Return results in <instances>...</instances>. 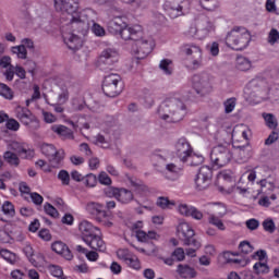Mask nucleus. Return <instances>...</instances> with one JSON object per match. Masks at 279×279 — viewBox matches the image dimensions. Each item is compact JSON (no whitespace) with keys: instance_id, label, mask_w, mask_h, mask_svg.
I'll return each mask as SVG.
<instances>
[{"instance_id":"6ab92c4d","label":"nucleus","mask_w":279,"mask_h":279,"mask_svg":"<svg viewBox=\"0 0 279 279\" xmlns=\"http://www.w3.org/2000/svg\"><path fill=\"white\" fill-rule=\"evenodd\" d=\"M100 64H107V66H112L116 62H119V51L114 48H106L99 56Z\"/></svg>"},{"instance_id":"6e6552de","label":"nucleus","mask_w":279,"mask_h":279,"mask_svg":"<svg viewBox=\"0 0 279 279\" xmlns=\"http://www.w3.org/2000/svg\"><path fill=\"white\" fill-rule=\"evenodd\" d=\"M192 85L194 90L197 95H201V97L208 95V92L213 88V85H210V75L208 73L195 74L192 77Z\"/></svg>"},{"instance_id":"052dcab7","label":"nucleus","mask_w":279,"mask_h":279,"mask_svg":"<svg viewBox=\"0 0 279 279\" xmlns=\"http://www.w3.org/2000/svg\"><path fill=\"white\" fill-rule=\"evenodd\" d=\"M59 104H66L69 101V89L62 87L58 96Z\"/></svg>"},{"instance_id":"ea45409f","label":"nucleus","mask_w":279,"mask_h":279,"mask_svg":"<svg viewBox=\"0 0 279 279\" xmlns=\"http://www.w3.org/2000/svg\"><path fill=\"white\" fill-rule=\"evenodd\" d=\"M263 119L266 122V125L270 128V130H276L278 128V122L276 121V117L272 113H263Z\"/></svg>"},{"instance_id":"dca6fc26","label":"nucleus","mask_w":279,"mask_h":279,"mask_svg":"<svg viewBox=\"0 0 279 279\" xmlns=\"http://www.w3.org/2000/svg\"><path fill=\"white\" fill-rule=\"evenodd\" d=\"M54 8L57 12H66L73 16L77 14L78 4L77 0H54Z\"/></svg>"},{"instance_id":"79ce46f5","label":"nucleus","mask_w":279,"mask_h":279,"mask_svg":"<svg viewBox=\"0 0 279 279\" xmlns=\"http://www.w3.org/2000/svg\"><path fill=\"white\" fill-rule=\"evenodd\" d=\"M208 222L211 226H215L216 228H218V230H226V225H223V221H221V219H219V217H217L213 214L209 215Z\"/></svg>"},{"instance_id":"774afa93","label":"nucleus","mask_w":279,"mask_h":279,"mask_svg":"<svg viewBox=\"0 0 279 279\" xmlns=\"http://www.w3.org/2000/svg\"><path fill=\"white\" fill-rule=\"evenodd\" d=\"M25 68L27 70L28 73H31L32 75H34L35 71H36V63L33 60H27L25 62Z\"/></svg>"},{"instance_id":"a18cd8bd","label":"nucleus","mask_w":279,"mask_h":279,"mask_svg":"<svg viewBox=\"0 0 279 279\" xmlns=\"http://www.w3.org/2000/svg\"><path fill=\"white\" fill-rule=\"evenodd\" d=\"M58 180H60L63 186H69V184H71V174H69V171L66 170H61L58 173Z\"/></svg>"},{"instance_id":"20e7f679","label":"nucleus","mask_w":279,"mask_h":279,"mask_svg":"<svg viewBox=\"0 0 279 279\" xmlns=\"http://www.w3.org/2000/svg\"><path fill=\"white\" fill-rule=\"evenodd\" d=\"M122 92L123 85L121 84V75L111 73L105 76L102 82V93L107 97H119Z\"/></svg>"},{"instance_id":"f03ea898","label":"nucleus","mask_w":279,"mask_h":279,"mask_svg":"<svg viewBox=\"0 0 279 279\" xmlns=\"http://www.w3.org/2000/svg\"><path fill=\"white\" fill-rule=\"evenodd\" d=\"M252 35L243 26H234L226 37V45L234 51H243L250 45Z\"/></svg>"},{"instance_id":"412c9836","label":"nucleus","mask_w":279,"mask_h":279,"mask_svg":"<svg viewBox=\"0 0 279 279\" xmlns=\"http://www.w3.org/2000/svg\"><path fill=\"white\" fill-rule=\"evenodd\" d=\"M265 86V82L260 78H254L252 80L245 90L246 95H250L251 97H259L260 93H263V88Z\"/></svg>"},{"instance_id":"4468645a","label":"nucleus","mask_w":279,"mask_h":279,"mask_svg":"<svg viewBox=\"0 0 279 279\" xmlns=\"http://www.w3.org/2000/svg\"><path fill=\"white\" fill-rule=\"evenodd\" d=\"M184 2L182 0H167L163 4V10L170 19H178L184 14Z\"/></svg>"},{"instance_id":"a19ab883","label":"nucleus","mask_w":279,"mask_h":279,"mask_svg":"<svg viewBox=\"0 0 279 279\" xmlns=\"http://www.w3.org/2000/svg\"><path fill=\"white\" fill-rule=\"evenodd\" d=\"M157 206H159V208H162L165 210L167 208H171V206H175V202L169 201L168 197L159 196L157 198Z\"/></svg>"},{"instance_id":"bf43d9fd","label":"nucleus","mask_w":279,"mask_h":279,"mask_svg":"<svg viewBox=\"0 0 279 279\" xmlns=\"http://www.w3.org/2000/svg\"><path fill=\"white\" fill-rule=\"evenodd\" d=\"M185 35L189 37V38H199V28H197V26L195 25H191L187 29V32L185 33Z\"/></svg>"},{"instance_id":"4be33fe9","label":"nucleus","mask_w":279,"mask_h":279,"mask_svg":"<svg viewBox=\"0 0 279 279\" xmlns=\"http://www.w3.org/2000/svg\"><path fill=\"white\" fill-rule=\"evenodd\" d=\"M51 250L52 252H56V254L63 256L65 260H73V253H71L69 246H66V244H64L62 241L52 243Z\"/></svg>"},{"instance_id":"de8ad7c7","label":"nucleus","mask_w":279,"mask_h":279,"mask_svg":"<svg viewBox=\"0 0 279 279\" xmlns=\"http://www.w3.org/2000/svg\"><path fill=\"white\" fill-rule=\"evenodd\" d=\"M44 210L46 215H49V217H52L53 219H57V217L60 216V214L58 213V209H56V207H53V205L49 203H46L44 205Z\"/></svg>"},{"instance_id":"f257e3e1","label":"nucleus","mask_w":279,"mask_h":279,"mask_svg":"<svg viewBox=\"0 0 279 279\" xmlns=\"http://www.w3.org/2000/svg\"><path fill=\"white\" fill-rule=\"evenodd\" d=\"M159 114L168 123H180L186 116V105L180 98H169L159 108Z\"/></svg>"},{"instance_id":"f8f14e48","label":"nucleus","mask_w":279,"mask_h":279,"mask_svg":"<svg viewBox=\"0 0 279 279\" xmlns=\"http://www.w3.org/2000/svg\"><path fill=\"white\" fill-rule=\"evenodd\" d=\"M210 180H213V169L208 166L201 167L195 178L196 189L198 191H205V189L210 186Z\"/></svg>"},{"instance_id":"5701e85b","label":"nucleus","mask_w":279,"mask_h":279,"mask_svg":"<svg viewBox=\"0 0 279 279\" xmlns=\"http://www.w3.org/2000/svg\"><path fill=\"white\" fill-rule=\"evenodd\" d=\"M179 213L181 215H184L185 217H193V219H196L197 221H201V219H204V214L199 211V209L193 206L180 205Z\"/></svg>"},{"instance_id":"c85d7f7f","label":"nucleus","mask_w":279,"mask_h":279,"mask_svg":"<svg viewBox=\"0 0 279 279\" xmlns=\"http://www.w3.org/2000/svg\"><path fill=\"white\" fill-rule=\"evenodd\" d=\"M0 123H5L7 130H11V132H19L21 129L19 121L15 119H10V117L4 112H0Z\"/></svg>"},{"instance_id":"3c124183","label":"nucleus","mask_w":279,"mask_h":279,"mask_svg":"<svg viewBox=\"0 0 279 279\" xmlns=\"http://www.w3.org/2000/svg\"><path fill=\"white\" fill-rule=\"evenodd\" d=\"M253 269L256 274H269V266H267V263L257 262L253 266Z\"/></svg>"},{"instance_id":"49530a36","label":"nucleus","mask_w":279,"mask_h":279,"mask_svg":"<svg viewBox=\"0 0 279 279\" xmlns=\"http://www.w3.org/2000/svg\"><path fill=\"white\" fill-rule=\"evenodd\" d=\"M2 211L4 213V215H9V217H14V215H16V210L14 209V205L9 201H5L3 203Z\"/></svg>"},{"instance_id":"37998d69","label":"nucleus","mask_w":279,"mask_h":279,"mask_svg":"<svg viewBox=\"0 0 279 279\" xmlns=\"http://www.w3.org/2000/svg\"><path fill=\"white\" fill-rule=\"evenodd\" d=\"M83 182L88 189H94V186H97V175L93 173L86 174Z\"/></svg>"},{"instance_id":"58836bf2","label":"nucleus","mask_w":279,"mask_h":279,"mask_svg":"<svg viewBox=\"0 0 279 279\" xmlns=\"http://www.w3.org/2000/svg\"><path fill=\"white\" fill-rule=\"evenodd\" d=\"M11 51L21 60H25L27 58V48L25 45L14 46L11 48Z\"/></svg>"},{"instance_id":"f704fd0d","label":"nucleus","mask_w":279,"mask_h":279,"mask_svg":"<svg viewBox=\"0 0 279 279\" xmlns=\"http://www.w3.org/2000/svg\"><path fill=\"white\" fill-rule=\"evenodd\" d=\"M3 158L12 167H19V165H21V159H19V155L12 151H5Z\"/></svg>"},{"instance_id":"72a5a7b5","label":"nucleus","mask_w":279,"mask_h":279,"mask_svg":"<svg viewBox=\"0 0 279 279\" xmlns=\"http://www.w3.org/2000/svg\"><path fill=\"white\" fill-rule=\"evenodd\" d=\"M236 69L238 71H250L252 69V61L245 57H238Z\"/></svg>"},{"instance_id":"c756f323","label":"nucleus","mask_w":279,"mask_h":279,"mask_svg":"<svg viewBox=\"0 0 279 279\" xmlns=\"http://www.w3.org/2000/svg\"><path fill=\"white\" fill-rule=\"evenodd\" d=\"M11 149L13 151H16L19 156H22V158H27L28 156H34V150L28 149L25 147V144H21L19 142L11 143Z\"/></svg>"},{"instance_id":"2f4dec72","label":"nucleus","mask_w":279,"mask_h":279,"mask_svg":"<svg viewBox=\"0 0 279 279\" xmlns=\"http://www.w3.org/2000/svg\"><path fill=\"white\" fill-rule=\"evenodd\" d=\"M183 162H186L190 167H199V165L204 163V156L194 154L192 151L186 160Z\"/></svg>"},{"instance_id":"aec40b11","label":"nucleus","mask_w":279,"mask_h":279,"mask_svg":"<svg viewBox=\"0 0 279 279\" xmlns=\"http://www.w3.org/2000/svg\"><path fill=\"white\" fill-rule=\"evenodd\" d=\"M83 241L84 243H86V245H88V247L95 250L96 252H106V243L104 242L101 236L97 235V233L85 238V240Z\"/></svg>"},{"instance_id":"7ed1b4c3","label":"nucleus","mask_w":279,"mask_h":279,"mask_svg":"<svg viewBox=\"0 0 279 279\" xmlns=\"http://www.w3.org/2000/svg\"><path fill=\"white\" fill-rule=\"evenodd\" d=\"M232 150L230 147L219 144L215 146L211 149L210 153V160L213 167H216V169H221V167H226L227 165H230V161L232 160Z\"/></svg>"},{"instance_id":"393cba45","label":"nucleus","mask_w":279,"mask_h":279,"mask_svg":"<svg viewBox=\"0 0 279 279\" xmlns=\"http://www.w3.org/2000/svg\"><path fill=\"white\" fill-rule=\"evenodd\" d=\"M52 132L61 136L64 141H73L75 136L73 135V131L65 125L56 124L51 126Z\"/></svg>"},{"instance_id":"473e14b6","label":"nucleus","mask_w":279,"mask_h":279,"mask_svg":"<svg viewBox=\"0 0 279 279\" xmlns=\"http://www.w3.org/2000/svg\"><path fill=\"white\" fill-rule=\"evenodd\" d=\"M234 147L238 148L239 160H241V162H247V160H250V144Z\"/></svg>"},{"instance_id":"c03bdc74","label":"nucleus","mask_w":279,"mask_h":279,"mask_svg":"<svg viewBox=\"0 0 279 279\" xmlns=\"http://www.w3.org/2000/svg\"><path fill=\"white\" fill-rule=\"evenodd\" d=\"M265 232H269L270 234H274L276 232V223L274 222V219L267 218L262 223Z\"/></svg>"},{"instance_id":"e433bc0d","label":"nucleus","mask_w":279,"mask_h":279,"mask_svg":"<svg viewBox=\"0 0 279 279\" xmlns=\"http://www.w3.org/2000/svg\"><path fill=\"white\" fill-rule=\"evenodd\" d=\"M173 61L170 59H163L159 63V69L166 74L171 75L173 73Z\"/></svg>"},{"instance_id":"4c0bfd02","label":"nucleus","mask_w":279,"mask_h":279,"mask_svg":"<svg viewBox=\"0 0 279 279\" xmlns=\"http://www.w3.org/2000/svg\"><path fill=\"white\" fill-rule=\"evenodd\" d=\"M199 3L207 12H214L216 8H219V0H199Z\"/></svg>"},{"instance_id":"7c9ffc66","label":"nucleus","mask_w":279,"mask_h":279,"mask_svg":"<svg viewBox=\"0 0 279 279\" xmlns=\"http://www.w3.org/2000/svg\"><path fill=\"white\" fill-rule=\"evenodd\" d=\"M136 239L137 241H141V243H148V241L156 239V231L145 232L143 230H137Z\"/></svg>"},{"instance_id":"f3484780","label":"nucleus","mask_w":279,"mask_h":279,"mask_svg":"<svg viewBox=\"0 0 279 279\" xmlns=\"http://www.w3.org/2000/svg\"><path fill=\"white\" fill-rule=\"evenodd\" d=\"M215 23L209 17L204 16L198 23V39L202 40L210 34H215Z\"/></svg>"},{"instance_id":"8fccbe9b","label":"nucleus","mask_w":279,"mask_h":279,"mask_svg":"<svg viewBox=\"0 0 279 279\" xmlns=\"http://www.w3.org/2000/svg\"><path fill=\"white\" fill-rule=\"evenodd\" d=\"M226 114H230L236 108V98H229L223 102Z\"/></svg>"},{"instance_id":"4d7b16f0","label":"nucleus","mask_w":279,"mask_h":279,"mask_svg":"<svg viewBox=\"0 0 279 279\" xmlns=\"http://www.w3.org/2000/svg\"><path fill=\"white\" fill-rule=\"evenodd\" d=\"M98 182L104 184L105 186H110L112 184V179L106 172H100L98 175Z\"/></svg>"},{"instance_id":"e2e57ef3","label":"nucleus","mask_w":279,"mask_h":279,"mask_svg":"<svg viewBox=\"0 0 279 279\" xmlns=\"http://www.w3.org/2000/svg\"><path fill=\"white\" fill-rule=\"evenodd\" d=\"M92 32L95 34V36H106V29L96 23L93 25Z\"/></svg>"},{"instance_id":"423d86ee","label":"nucleus","mask_w":279,"mask_h":279,"mask_svg":"<svg viewBox=\"0 0 279 279\" xmlns=\"http://www.w3.org/2000/svg\"><path fill=\"white\" fill-rule=\"evenodd\" d=\"M178 236L183 241L184 245L192 247H202V243L195 239V230L189 222H180L177 227Z\"/></svg>"},{"instance_id":"6e6d98bb","label":"nucleus","mask_w":279,"mask_h":279,"mask_svg":"<svg viewBox=\"0 0 279 279\" xmlns=\"http://www.w3.org/2000/svg\"><path fill=\"white\" fill-rule=\"evenodd\" d=\"M119 189L120 187L109 186L104 190V193L107 197H114V199H117L119 195Z\"/></svg>"},{"instance_id":"2eb2a0df","label":"nucleus","mask_w":279,"mask_h":279,"mask_svg":"<svg viewBox=\"0 0 279 279\" xmlns=\"http://www.w3.org/2000/svg\"><path fill=\"white\" fill-rule=\"evenodd\" d=\"M119 36H121L122 40H134L135 43L138 38H143V27L140 25L128 26V24H125Z\"/></svg>"},{"instance_id":"09e8293b","label":"nucleus","mask_w":279,"mask_h":279,"mask_svg":"<svg viewBox=\"0 0 279 279\" xmlns=\"http://www.w3.org/2000/svg\"><path fill=\"white\" fill-rule=\"evenodd\" d=\"M0 95L5 99H13L14 97L12 89L3 83H0Z\"/></svg>"},{"instance_id":"680f3d73","label":"nucleus","mask_w":279,"mask_h":279,"mask_svg":"<svg viewBox=\"0 0 279 279\" xmlns=\"http://www.w3.org/2000/svg\"><path fill=\"white\" fill-rule=\"evenodd\" d=\"M245 223L246 228L252 231L258 230V227L260 226V222L255 218L248 219Z\"/></svg>"},{"instance_id":"0eeeda50","label":"nucleus","mask_w":279,"mask_h":279,"mask_svg":"<svg viewBox=\"0 0 279 279\" xmlns=\"http://www.w3.org/2000/svg\"><path fill=\"white\" fill-rule=\"evenodd\" d=\"M181 51L185 53V56H192L190 69L197 71V69L203 66L202 48H199V46L195 44H184L181 47Z\"/></svg>"},{"instance_id":"bb28decb","label":"nucleus","mask_w":279,"mask_h":279,"mask_svg":"<svg viewBox=\"0 0 279 279\" xmlns=\"http://www.w3.org/2000/svg\"><path fill=\"white\" fill-rule=\"evenodd\" d=\"M78 230L82 234V239L83 241L85 239H88V236H92V234H95V230H99V228L94 227L93 223H90L87 220H83L80 225H78Z\"/></svg>"},{"instance_id":"603ef678","label":"nucleus","mask_w":279,"mask_h":279,"mask_svg":"<svg viewBox=\"0 0 279 279\" xmlns=\"http://www.w3.org/2000/svg\"><path fill=\"white\" fill-rule=\"evenodd\" d=\"M239 250L242 252V254H252V252H254V246L247 241H242L239 244Z\"/></svg>"},{"instance_id":"5fc2aeb1","label":"nucleus","mask_w":279,"mask_h":279,"mask_svg":"<svg viewBox=\"0 0 279 279\" xmlns=\"http://www.w3.org/2000/svg\"><path fill=\"white\" fill-rule=\"evenodd\" d=\"M171 255H172V258H174V260L180 263V262L184 260V258H185L184 248L178 247L174 250V252Z\"/></svg>"},{"instance_id":"39448f33","label":"nucleus","mask_w":279,"mask_h":279,"mask_svg":"<svg viewBox=\"0 0 279 279\" xmlns=\"http://www.w3.org/2000/svg\"><path fill=\"white\" fill-rule=\"evenodd\" d=\"M40 151L45 156L50 166L54 169L60 167L62 160H64V150L56 148L53 144L44 143L40 145Z\"/></svg>"},{"instance_id":"a878e982","label":"nucleus","mask_w":279,"mask_h":279,"mask_svg":"<svg viewBox=\"0 0 279 279\" xmlns=\"http://www.w3.org/2000/svg\"><path fill=\"white\" fill-rule=\"evenodd\" d=\"M177 274H179L181 278L185 279H193L197 277V271H195V268L189 266V264H179L177 267Z\"/></svg>"},{"instance_id":"a211bd4d","label":"nucleus","mask_w":279,"mask_h":279,"mask_svg":"<svg viewBox=\"0 0 279 279\" xmlns=\"http://www.w3.org/2000/svg\"><path fill=\"white\" fill-rule=\"evenodd\" d=\"M70 25L73 32H77L78 34H82V36H86L88 33V21L82 20V16L77 13L71 15Z\"/></svg>"},{"instance_id":"0e129e2a","label":"nucleus","mask_w":279,"mask_h":279,"mask_svg":"<svg viewBox=\"0 0 279 279\" xmlns=\"http://www.w3.org/2000/svg\"><path fill=\"white\" fill-rule=\"evenodd\" d=\"M126 265H130L132 267V269H141V262L138 260V258H134V257H130L128 260H126Z\"/></svg>"},{"instance_id":"69168bd1","label":"nucleus","mask_w":279,"mask_h":279,"mask_svg":"<svg viewBox=\"0 0 279 279\" xmlns=\"http://www.w3.org/2000/svg\"><path fill=\"white\" fill-rule=\"evenodd\" d=\"M31 199L33 203H35L36 206H40L45 201V198H43V196L36 192L31 193Z\"/></svg>"},{"instance_id":"b1692460","label":"nucleus","mask_w":279,"mask_h":279,"mask_svg":"<svg viewBox=\"0 0 279 279\" xmlns=\"http://www.w3.org/2000/svg\"><path fill=\"white\" fill-rule=\"evenodd\" d=\"M123 27H125V22H123V19L121 17H113L107 24L109 34H112L113 36H119Z\"/></svg>"},{"instance_id":"864d4df0","label":"nucleus","mask_w":279,"mask_h":279,"mask_svg":"<svg viewBox=\"0 0 279 279\" xmlns=\"http://www.w3.org/2000/svg\"><path fill=\"white\" fill-rule=\"evenodd\" d=\"M268 43H269L270 45H276V43H279V32H278V29L272 28V29L269 32V35H268Z\"/></svg>"},{"instance_id":"9d476101","label":"nucleus","mask_w":279,"mask_h":279,"mask_svg":"<svg viewBox=\"0 0 279 279\" xmlns=\"http://www.w3.org/2000/svg\"><path fill=\"white\" fill-rule=\"evenodd\" d=\"M154 51V44L146 39L137 38L132 46V52L137 60H145Z\"/></svg>"},{"instance_id":"338daca9","label":"nucleus","mask_w":279,"mask_h":279,"mask_svg":"<svg viewBox=\"0 0 279 279\" xmlns=\"http://www.w3.org/2000/svg\"><path fill=\"white\" fill-rule=\"evenodd\" d=\"M259 184L262 189H267V191H274L276 189V185L266 179L260 180Z\"/></svg>"},{"instance_id":"cd10ccee","label":"nucleus","mask_w":279,"mask_h":279,"mask_svg":"<svg viewBox=\"0 0 279 279\" xmlns=\"http://www.w3.org/2000/svg\"><path fill=\"white\" fill-rule=\"evenodd\" d=\"M120 204H130L131 202H134V193L132 191L120 187L118 190V196L116 198Z\"/></svg>"},{"instance_id":"ddd939ff","label":"nucleus","mask_w":279,"mask_h":279,"mask_svg":"<svg viewBox=\"0 0 279 279\" xmlns=\"http://www.w3.org/2000/svg\"><path fill=\"white\" fill-rule=\"evenodd\" d=\"M174 154L181 160V162H184L186 161V158L193 154V147L185 137H181L175 143Z\"/></svg>"},{"instance_id":"13d9d810","label":"nucleus","mask_w":279,"mask_h":279,"mask_svg":"<svg viewBox=\"0 0 279 279\" xmlns=\"http://www.w3.org/2000/svg\"><path fill=\"white\" fill-rule=\"evenodd\" d=\"M1 256L11 265H14L16 263V255L14 253H11L10 251H3V254Z\"/></svg>"},{"instance_id":"9b49d317","label":"nucleus","mask_w":279,"mask_h":279,"mask_svg":"<svg viewBox=\"0 0 279 279\" xmlns=\"http://www.w3.org/2000/svg\"><path fill=\"white\" fill-rule=\"evenodd\" d=\"M15 117L26 128H29L33 124V130H38V119L36 116H34V113L31 112L29 109L19 106L15 109Z\"/></svg>"},{"instance_id":"1a4fd4ad","label":"nucleus","mask_w":279,"mask_h":279,"mask_svg":"<svg viewBox=\"0 0 279 279\" xmlns=\"http://www.w3.org/2000/svg\"><path fill=\"white\" fill-rule=\"evenodd\" d=\"M86 210L89 215L96 217L97 221L104 223V226H107V228H110L112 226V222L108 220L110 214L104 210V205L92 202L86 205Z\"/></svg>"},{"instance_id":"c9c22d12","label":"nucleus","mask_w":279,"mask_h":279,"mask_svg":"<svg viewBox=\"0 0 279 279\" xmlns=\"http://www.w3.org/2000/svg\"><path fill=\"white\" fill-rule=\"evenodd\" d=\"M68 47L69 49H72V51H76V49H80V47H82V39L80 38V36L72 34L68 38Z\"/></svg>"}]
</instances>
